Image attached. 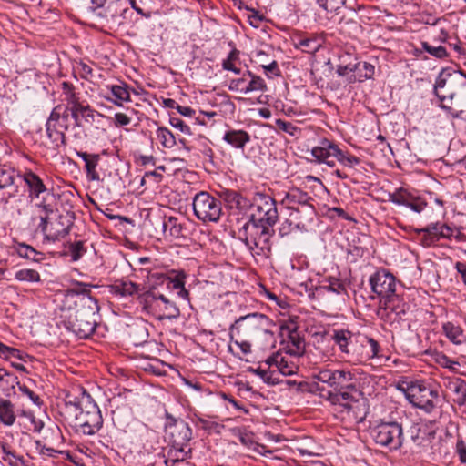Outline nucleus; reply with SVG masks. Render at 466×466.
I'll return each mask as SVG.
<instances>
[{
	"label": "nucleus",
	"instance_id": "nucleus-45",
	"mask_svg": "<svg viewBox=\"0 0 466 466\" xmlns=\"http://www.w3.org/2000/svg\"><path fill=\"white\" fill-rule=\"evenodd\" d=\"M325 284H322V290L339 294H345L347 292L346 284L339 279L335 277L326 278L324 280Z\"/></svg>",
	"mask_w": 466,
	"mask_h": 466
},
{
	"label": "nucleus",
	"instance_id": "nucleus-16",
	"mask_svg": "<svg viewBox=\"0 0 466 466\" xmlns=\"http://www.w3.org/2000/svg\"><path fill=\"white\" fill-rule=\"evenodd\" d=\"M327 326L328 328L322 330V343L332 341L343 354L353 357L356 348H350V345L352 344L353 333L348 329L331 328L329 323H327Z\"/></svg>",
	"mask_w": 466,
	"mask_h": 466
},
{
	"label": "nucleus",
	"instance_id": "nucleus-6",
	"mask_svg": "<svg viewBox=\"0 0 466 466\" xmlns=\"http://www.w3.org/2000/svg\"><path fill=\"white\" fill-rule=\"evenodd\" d=\"M273 326L272 320L264 314H248L235 320L230 326L229 335L231 339L238 338L252 341L268 340L273 335Z\"/></svg>",
	"mask_w": 466,
	"mask_h": 466
},
{
	"label": "nucleus",
	"instance_id": "nucleus-53",
	"mask_svg": "<svg viewBox=\"0 0 466 466\" xmlns=\"http://www.w3.org/2000/svg\"><path fill=\"white\" fill-rule=\"evenodd\" d=\"M435 361L441 367L447 368L451 370H455L456 367L459 366V362L451 360L447 355L442 352H435Z\"/></svg>",
	"mask_w": 466,
	"mask_h": 466
},
{
	"label": "nucleus",
	"instance_id": "nucleus-52",
	"mask_svg": "<svg viewBox=\"0 0 466 466\" xmlns=\"http://www.w3.org/2000/svg\"><path fill=\"white\" fill-rule=\"evenodd\" d=\"M80 115L86 122H94L96 117H105V115L91 108L89 105L80 104Z\"/></svg>",
	"mask_w": 466,
	"mask_h": 466
},
{
	"label": "nucleus",
	"instance_id": "nucleus-7",
	"mask_svg": "<svg viewBox=\"0 0 466 466\" xmlns=\"http://www.w3.org/2000/svg\"><path fill=\"white\" fill-rule=\"evenodd\" d=\"M369 283L371 291L380 298V303L384 309L397 315L405 313L406 305L396 294V279L392 273L386 269L377 270L370 277Z\"/></svg>",
	"mask_w": 466,
	"mask_h": 466
},
{
	"label": "nucleus",
	"instance_id": "nucleus-13",
	"mask_svg": "<svg viewBox=\"0 0 466 466\" xmlns=\"http://www.w3.org/2000/svg\"><path fill=\"white\" fill-rule=\"evenodd\" d=\"M398 389L404 392L406 399L414 407L431 413L436 407L434 400L439 397L438 391L420 381L407 384L406 388L399 386Z\"/></svg>",
	"mask_w": 466,
	"mask_h": 466
},
{
	"label": "nucleus",
	"instance_id": "nucleus-31",
	"mask_svg": "<svg viewBox=\"0 0 466 466\" xmlns=\"http://www.w3.org/2000/svg\"><path fill=\"white\" fill-rule=\"evenodd\" d=\"M15 405L9 400H0V422L5 426L11 427L16 420Z\"/></svg>",
	"mask_w": 466,
	"mask_h": 466
},
{
	"label": "nucleus",
	"instance_id": "nucleus-33",
	"mask_svg": "<svg viewBox=\"0 0 466 466\" xmlns=\"http://www.w3.org/2000/svg\"><path fill=\"white\" fill-rule=\"evenodd\" d=\"M17 255L23 258L34 262H41L45 259V254L37 251L32 246L25 243H17L15 247Z\"/></svg>",
	"mask_w": 466,
	"mask_h": 466
},
{
	"label": "nucleus",
	"instance_id": "nucleus-37",
	"mask_svg": "<svg viewBox=\"0 0 466 466\" xmlns=\"http://www.w3.org/2000/svg\"><path fill=\"white\" fill-rule=\"evenodd\" d=\"M449 388L456 395L454 401L459 406L466 405V381L461 378H455L449 381Z\"/></svg>",
	"mask_w": 466,
	"mask_h": 466
},
{
	"label": "nucleus",
	"instance_id": "nucleus-25",
	"mask_svg": "<svg viewBox=\"0 0 466 466\" xmlns=\"http://www.w3.org/2000/svg\"><path fill=\"white\" fill-rule=\"evenodd\" d=\"M360 347L361 349L356 348V353L353 356L357 361L363 362L379 357L380 345L374 339L363 337L360 341Z\"/></svg>",
	"mask_w": 466,
	"mask_h": 466
},
{
	"label": "nucleus",
	"instance_id": "nucleus-4",
	"mask_svg": "<svg viewBox=\"0 0 466 466\" xmlns=\"http://www.w3.org/2000/svg\"><path fill=\"white\" fill-rule=\"evenodd\" d=\"M66 300L74 304L66 322V328L79 339H87L96 329L99 307L97 300L89 294L72 291Z\"/></svg>",
	"mask_w": 466,
	"mask_h": 466
},
{
	"label": "nucleus",
	"instance_id": "nucleus-62",
	"mask_svg": "<svg viewBox=\"0 0 466 466\" xmlns=\"http://www.w3.org/2000/svg\"><path fill=\"white\" fill-rule=\"evenodd\" d=\"M319 279H317V281H314L312 279H309V280L305 282V291L309 298H316L317 293H319Z\"/></svg>",
	"mask_w": 466,
	"mask_h": 466
},
{
	"label": "nucleus",
	"instance_id": "nucleus-15",
	"mask_svg": "<svg viewBox=\"0 0 466 466\" xmlns=\"http://www.w3.org/2000/svg\"><path fill=\"white\" fill-rule=\"evenodd\" d=\"M195 216L204 223L218 222L222 215L221 201L207 191L197 193L193 198Z\"/></svg>",
	"mask_w": 466,
	"mask_h": 466
},
{
	"label": "nucleus",
	"instance_id": "nucleus-23",
	"mask_svg": "<svg viewBox=\"0 0 466 466\" xmlns=\"http://www.w3.org/2000/svg\"><path fill=\"white\" fill-rule=\"evenodd\" d=\"M416 233L420 238V244L425 248L435 245L444 236L441 222L431 223L425 228L416 229Z\"/></svg>",
	"mask_w": 466,
	"mask_h": 466
},
{
	"label": "nucleus",
	"instance_id": "nucleus-39",
	"mask_svg": "<svg viewBox=\"0 0 466 466\" xmlns=\"http://www.w3.org/2000/svg\"><path fill=\"white\" fill-rule=\"evenodd\" d=\"M442 330L445 336L455 345H461L463 343V329L452 322L448 321L443 323Z\"/></svg>",
	"mask_w": 466,
	"mask_h": 466
},
{
	"label": "nucleus",
	"instance_id": "nucleus-18",
	"mask_svg": "<svg viewBox=\"0 0 466 466\" xmlns=\"http://www.w3.org/2000/svg\"><path fill=\"white\" fill-rule=\"evenodd\" d=\"M329 157L338 159V162L347 167H353L360 163L358 157L343 152L334 142L322 138V162L329 160Z\"/></svg>",
	"mask_w": 466,
	"mask_h": 466
},
{
	"label": "nucleus",
	"instance_id": "nucleus-49",
	"mask_svg": "<svg viewBox=\"0 0 466 466\" xmlns=\"http://www.w3.org/2000/svg\"><path fill=\"white\" fill-rule=\"evenodd\" d=\"M0 357L5 360H11L14 358L25 361V358L28 357V355L22 353L17 349L8 347L0 341Z\"/></svg>",
	"mask_w": 466,
	"mask_h": 466
},
{
	"label": "nucleus",
	"instance_id": "nucleus-56",
	"mask_svg": "<svg viewBox=\"0 0 466 466\" xmlns=\"http://www.w3.org/2000/svg\"><path fill=\"white\" fill-rule=\"evenodd\" d=\"M69 252L73 261H77L82 258V256L86 252V249L84 247L83 241H76L71 243L69 246Z\"/></svg>",
	"mask_w": 466,
	"mask_h": 466
},
{
	"label": "nucleus",
	"instance_id": "nucleus-3",
	"mask_svg": "<svg viewBox=\"0 0 466 466\" xmlns=\"http://www.w3.org/2000/svg\"><path fill=\"white\" fill-rule=\"evenodd\" d=\"M434 93L441 108L453 118L466 121V76L458 71L443 69L434 85Z\"/></svg>",
	"mask_w": 466,
	"mask_h": 466
},
{
	"label": "nucleus",
	"instance_id": "nucleus-57",
	"mask_svg": "<svg viewBox=\"0 0 466 466\" xmlns=\"http://www.w3.org/2000/svg\"><path fill=\"white\" fill-rule=\"evenodd\" d=\"M232 432L235 436H237L238 438V440L242 445L249 448L254 443L252 436L249 433L243 431L242 429L234 428V429H232Z\"/></svg>",
	"mask_w": 466,
	"mask_h": 466
},
{
	"label": "nucleus",
	"instance_id": "nucleus-54",
	"mask_svg": "<svg viewBox=\"0 0 466 466\" xmlns=\"http://www.w3.org/2000/svg\"><path fill=\"white\" fill-rule=\"evenodd\" d=\"M15 170L0 169V189L12 186L15 182Z\"/></svg>",
	"mask_w": 466,
	"mask_h": 466
},
{
	"label": "nucleus",
	"instance_id": "nucleus-34",
	"mask_svg": "<svg viewBox=\"0 0 466 466\" xmlns=\"http://www.w3.org/2000/svg\"><path fill=\"white\" fill-rule=\"evenodd\" d=\"M309 199L311 198L306 193L299 189H292L286 194L282 202L287 206L288 210L290 211L293 206L309 204Z\"/></svg>",
	"mask_w": 466,
	"mask_h": 466
},
{
	"label": "nucleus",
	"instance_id": "nucleus-41",
	"mask_svg": "<svg viewBox=\"0 0 466 466\" xmlns=\"http://www.w3.org/2000/svg\"><path fill=\"white\" fill-rule=\"evenodd\" d=\"M240 52L237 48H233L227 58L222 61V68L226 71H230L235 74H240L241 69L238 66L240 64Z\"/></svg>",
	"mask_w": 466,
	"mask_h": 466
},
{
	"label": "nucleus",
	"instance_id": "nucleus-27",
	"mask_svg": "<svg viewBox=\"0 0 466 466\" xmlns=\"http://www.w3.org/2000/svg\"><path fill=\"white\" fill-rule=\"evenodd\" d=\"M76 156L85 162L87 179L90 181H98L100 176L96 171V167L98 166L100 156L98 154H89L83 151H77Z\"/></svg>",
	"mask_w": 466,
	"mask_h": 466
},
{
	"label": "nucleus",
	"instance_id": "nucleus-48",
	"mask_svg": "<svg viewBox=\"0 0 466 466\" xmlns=\"http://www.w3.org/2000/svg\"><path fill=\"white\" fill-rule=\"evenodd\" d=\"M322 217L328 218L331 220H334L336 218H341L345 220H352V218L341 208L329 207L326 203L322 205Z\"/></svg>",
	"mask_w": 466,
	"mask_h": 466
},
{
	"label": "nucleus",
	"instance_id": "nucleus-28",
	"mask_svg": "<svg viewBox=\"0 0 466 466\" xmlns=\"http://www.w3.org/2000/svg\"><path fill=\"white\" fill-rule=\"evenodd\" d=\"M223 140L236 149L244 150L250 141V135L242 129H229L225 132Z\"/></svg>",
	"mask_w": 466,
	"mask_h": 466
},
{
	"label": "nucleus",
	"instance_id": "nucleus-46",
	"mask_svg": "<svg viewBox=\"0 0 466 466\" xmlns=\"http://www.w3.org/2000/svg\"><path fill=\"white\" fill-rule=\"evenodd\" d=\"M157 139L166 148H172L176 146V138L173 133L167 127H158L156 131Z\"/></svg>",
	"mask_w": 466,
	"mask_h": 466
},
{
	"label": "nucleus",
	"instance_id": "nucleus-2",
	"mask_svg": "<svg viewBox=\"0 0 466 466\" xmlns=\"http://www.w3.org/2000/svg\"><path fill=\"white\" fill-rule=\"evenodd\" d=\"M322 367V399L330 405L339 406L348 412L356 413L362 404V392L352 382V374L345 370Z\"/></svg>",
	"mask_w": 466,
	"mask_h": 466
},
{
	"label": "nucleus",
	"instance_id": "nucleus-22",
	"mask_svg": "<svg viewBox=\"0 0 466 466\" xmlns=\"http://www.w3.org/2000/svg\"><path fill=\"white\" fill-rule=\"evenodd\" d=\"M299 356H291L290 354L283 355L280 352L276 353L272 357L268 358L267 362L269 365H275L279 373L284 376H290L296 374L299 366L297 361L294 360L298 359Z\"/></svg>",
	"mask_w": 466,
	"mask_h": 466
},
{
	"label": "nucleus",
	"instance_id": "nucleus-44",
	"mask_svg": "<svg viewBox=\"0 0 466 466\" xmlns=\"http://www.w3.org/2000/svg\"><path fill=\"white\" fill-rule=\"evenodd\" d=\"M61 90L63 100L67 103V106L81 104L73 84L64 81L61 84Z\"/></svg>",
	"mask_w": 466,
	"mask_h": 466
},
{
	"label": "nucleus",
	"instance_id": "nucleus-42",
	"mask_svg": "<svg viewBox=\"0 0 466 466\" xmlns=\"http://www.w3.org/2000/svg\"><path fill=\"white\" fill-rule=\"evenodd\" d=\"M93 5L92 8L96 11L98 10L97 15L104 18H114L116 15V9L115 6L117 3L110 2L106 3V1H103L101 3H97L96 0H92Z\"/></svg>",
	"mask_w": 466,
	"mask_h": 466
},
{
	"label": "nucleus",
	"instance_id": "nucleus-40",
	"mask_svg": "<svg viewBox=\"0 0 466 466\" xmlns=\"http://www.w3.org/2000/svg\"><path fill=\"white\" fill-rule=\"evenodd\" d=\"M245 76H248V82L247 85V94L252 93V92H266L268 90V86L265 82V80L259 76L251 72L250 70L245 71Z\"/></svg>",
	"mask_w": 466,
	"mask_h": 466
},
{
	"label": "nucleus",
	"instance_id": "nucleus-12",
	"mask_svg": "<svg viewBox=\"0 0 466 466\" xmlns=\"http://www.w3.org/2000/svg\"><path fill=\"white\" fill-rule=\"evenodd\" d=\"M69 127V106L57 105L52 110L46 123V132L50 141V147L58 149L66 144L65 132Z\"/></svg>",
	"mask_w": 466,
	"mask_h": 466
},
{
	"label": "nucleus",
	"instance_id": "nucleus-26",
	"mask_svg": "<svg viewBox=\"0 0 466 466\" xmlns=\"http://www.w3.org/2000/svg\"><path fill=\"white\" fill-rule=\"evenodd\" d=\"M22 177L28 187V196L31 199L38 198L42 193L47 191V188L43 180L33 171H25L22 175Z\"/></svg>",
	"mask_w": 466,
	"mask_h": 466
},
{
	"label": "nucleus",
	"instance_id": "nucleus-11",
	"mask_svg": "<svg viewBox=\"0 0 466 466\" xmlns=\"http://www.w3.org/2000/svg\"><path fill=\"white\" fill-rule=\"evenodd\" d=\"M371 436L377 445L390 451H399L403 446V428L397 421L381 420L371 429Z\"/></svg>",
	"mask_w": 466,
	"mask_h": 466
},
{
	"label": "nucleus",
	"instance_id": "nucleus-24",
	"mask_svg": "<svg viewBox=\"0 0 466 466\" xmlns=\"http://www.w3.org/2000/svg\"><path fill=\"white\" fill-rule=\"evenodd\" d=\"M106 90L109 92L107 95H103V97L117 106H122L124 102L130 101V93L128 86L125 83L119 85H106Z\"/></svg>",
	"mask_w": 466,
	"mask_h": 466
},
{
	"label": "nucleus",
	"instance_id": "nucleus-50",
	"mask_svg": "<svg viewBox=\"0 0 466 466\" xmlns=\"http://www.w3.org/2000/svg\"><path fill=\"white\" fill-rule=\"evenodd\" d=\"M248 82V76H245V72L238 78H234L229 81L228 89L233 92L239 93L241 95H247V85Z\"/></svg>",
	"mask_w": 466,
	"mask_h": 466
},
{
	"label": "nucleus",
	"instance_id": "nucleus-36",
	"mask_svg": "<svg viewBox=\"0 0 466 466\" xmlns=\"http://www.w3.org/2000/svg\"><path fill=\"white\" fill-rule=\"evenodd\" d=\"M16 384H18V378L15 374L5 369H0V392L3 395L9 396Z\"/></svg>",
	"mask_w": 466,
	"mask_h": 466
},
{
	"label": "nucleus",
	"instance_id": "nucleus-47",
	"mask_svg": "<svg viewBox=\"0 0 466 466\" xmlns=\"http://www.w3.org/2000/svg\"><path fill=\"white\" fill-rule=\"evenodd\" d=\"M15 279L21 282H40L41 277L38 271L32 268L19 269L15 273Z\"/></svg>",
	"mask_w": 466,
	"mask_h": 466
},
{
	"label": "nucleus",
	"instance_id": "nucleus-20",
	"mask_svg": "<svg viewBox=\"0 0 466 466\" xmlns=\"http://www.w3.org/2000/svg\"><path fill=\"white\" fill-rule=\"evenodd\" d=\"M158 224L166 238H185L187 236V223L176 217H164Z\"/></svg>",
	"mask_w": 466,
	"mask_h": 466
},
{
	"label": "nucleus",
	"instance_id": "nucleus-61",
	"mask_svg": "<svg viewBox=\"0 0 466 466\" xmlns=\"http://www.w3.org/2000/svg\"><path fill=\"white\" fill-rule=\"evenodd\" d=\"M18 386L19 390L22 392V394L27 396L34 404L40 406L42 404V401L37 394H35L32 390H30L27 386L25 384H16Z\"/></svg>",
	"mask_w": 466,
	"mask_h": 466
},
{
	"label": "nucleus",
	"instance_id": "nucleus-21",
	"mask_svg": "<svg viewBox=\"0 0 466 466\" xmlns=\"http://www.w3.org/2000/svg\"><path fill=\"white\" fill-rule=\"evenodd\" d=\"M410 440L418 448V451L425 450L431 446L432 440L435 438V432L430 431L426 426L420 423H413L409 430Z\"/></svg>",
	"mask_w": 466,
	"mask_h": 466
},
{
	"label": "nucleus",
	"instance_id": "nucleus-29",
	"mask_svg": "<svg viewBox=\"0 0 466 466\" xmlns=\"http://www.w3.org/2000/svg\"><path fill=\"white\" fill-rule=\"evenodd\" d=\"M111 292L120 297H130L138 294L140 286L130 280L119 279L111 285Z\"/></svg>",
	"mask_w": 466,
	"mask_h": 466
},
{
	"label": "nucleus",
	"instance_id": "nucleus-14",
	"mask_svg": "<svg viewBox=\"0 0 466 466\" xmlns=\"http://www.w3.org/2000/svg\"><path fill=\"white\" fill-rule=\"evenodd\" d=\"M278 218L279 213L275 199L265 193L256 192L252 200L249 219L272 228Z\"/></svg>",
	"mask_w": 466,
	"mask_h": 466
},
{
	"label": "nucleus",
	"instance_id": "nucleus-10",
	"mask_svg": "<svg viewBox=\"0 0 466 466\" xmlns=\"http://www.w3.org/2000/svg\"><path fill=\"white\" fill-rule=\"evenodd\" d=\"M271 227L264 226L248 219L238 230V238L241 240L253 256H264L270 251Z\"/></svg>",
	"mask_w": 466,
	"mask_h": 466
},
{
	"label": "nucleus",
	"instance_id": "nucleus-63",
	"mask_svg": "<svg viewBox=\"0 0 466 466\" xmlns=\"http://www.w3.org/2000/svg\"><path fill=\"white\" fill-rule=\"evenodd\" d=\"M337 73L340 76H346L350 74H356V69H358V63L348 64V65H336Z\"/></svg>",
	"mask_w": 466,
	"mask_h": 466
},
{
	"label": "nucleus",
	"instance_id": "nucleus-59",
	"mask_svg": "<svg viewBox=\"0 0 466 466\" xmlns=\"http://www.w3.org/2000/svg\"><path fill=\"white\" fill-rule=\"evenodd\" d=\"M2 460L9 466H27L24 458L15 451L13 453H7V457H2Z\"/></svg>",
	"mask_w": 466,
	"mask_h": 466
},
{
	"label": "nucleus",
	"instance_id": "nucleus-19",
	"mask_svg": "<svg viewBox=\"0 0 466 466\" xmlns=\"http://www.w3.org/2000/svg\"><path fill=\"white\" fill-rule=\"evenodd\" d=\"M389 200L396 205L408 207L416 213L422 212L427 207V202L421 197L414 195L403 187L390 193Z\"/></svg>",
	"mask_w": 466,
	"mask_h": 466
},
{
	"label": "nucleus",
	"instance_id": "nucleus-17",
	"mask_svg": "<svg viewBox=\"0 0 466 466\" xmlns=\"http://www.w3.org/2000/svg\"><path fill=\"white\" fill-rule=\"evenodd\" d=\"M282 350L291 356H301L304 352L305 342L300 337L297 325L294 322L281 326Z\"/></svg>",
	"mask_w": 466,
	"mask_h": 466
},
{
	"label": "nucleus",
	"instance_id": "nucleus-51",
	"mask_svg": "<svg viewBox=\"0 0 466 466\" xmlns=\"http://www.w3.org/2000/svg\"><path fill=\"white\" fill-rule=\"evenodd\" d=\"M298 46H299L304 52L315 54L320 48V42L317 37H305L299 41Z\"/></svg>",
	"mask_w": 466,
	"mask_h": 466
},
{
	"label": "nucleus",
	"instance_id": "nucleus-64",
	"mask_svg": "<svg viewBox=\"0 0 466 466\" xmlns=\"http://www.w3.org/2000/svg\"><path fill=\"white\" fill-rule=\"evenodd\" d=\"M456 452L459 455L460 461L466 463V443L462 439H458L456 442Z\"/></svg>",
	"mask_w": 466,
	"mask_h": 466
},
{
	"label": "nucleus",
	"instance_id": "nucleus-43",
	"mask_svg": "<svg viewBox=\"0 0 466 466\" xmlns=\"http://www.w3.org/2000/svg\"><path fill=\"white\" fill-rule=\"evenodd\" d=\"M296 215L297 214L292 213L291 210L289 211V217L282 221L279 228L280 236H287L295 229L301 228L299 224L300 221L298 219V217H296Z\"/></svg>",
	"mask_w": 466,
	"mask_h": 466
},
{
	"label": "nucleus",
	"instance_id": "nucleus-38",
	"mask_svg": "<svg viewBox=\"0 0 466 466\" xmlns=\"http://www.w3.org/2000/svg\"><path fill=\"white\" fill-rule=\"evenodd\" d=\"M17 416L21 420H25L27 423H25V427L31 431L40 432L44 427V422L41 420L35 418V414L31 410L25 409L17 411Z\"/></svg>",
	"mask_w": 466,
	"mask_h": 466
},
{
	"label": "nucleus",
	"instance_id": "nucleus-55",
	"mask_svg": "<svg viewBox=\"0 0 466 466\" xmlns=\"http://www.w3.org/2000/svg\"><path fill=\"white\" fill-rule=\"evenodd\" d=\"M423 49L437 58H444L448 56L447 50L442 46H433L427 42L422 43Z\"/></svg>",
	"mask_w": 466,
	"mask_h": 466
},
{
	"label": "nucleus",
	"instance_id": "nucleus-8",
	"mask_svg": "<svg viewBox=\"0 0 466 466\" xmlns=\"http://www.w3.org/2000/svg\"><path fill=\"white\" fill-rule=\"evenodd\" d=\"M137 299L143 311L157 320L176 319L180 315L177 304L159 293L153 284H149L146 291L139 293Z\"/></svg>",
	"mask_w": 466,
	"mask_h": 466
},
{
	"label": "nucleus",
	"instance_id": "nucleus-30",
	"mask_svg": "<svg viewBox=\"0 0 466 466\" xmlns=\"http://www.w3.org/2000/svg\"><path fill=\"white\" fill-rule=\"evenodd\" d=\"M291 212L296 213V217L300 221L301 229L306 228L307 225L311 223L317 216V211L312 204H304L300 206H293Z\"/></svg>",
	"mask_w": 466,
	"mask_h": 466
},
{
	"label": "nucleus",
	"instance_id": "nucleus-32",
	"mask_svg": "<svg viewBox=\"0 0 466 466\" xmlns=\"http://www.w3.org/2000/svg\"><path fill=\"white\" fill-rule=\"evenodd\" d=\"M193 422L198 428L207 431L208 434H220L224 429L223 424H220L215 420H210L208 417L202 415L194 414Z\"/></svg>",
	"mask_w": 466,
	"mask_h": 466
},
{
	"label": "nucleus",
	"instance_id": "nucleus-35",
	"mask_svg": "<svg viewBox=\"0 0 466 466\" xmlns=\"http://www.w3.org/2000/svg\"><path fill=\"white\" fill-rule=\"evenodd\" d=\"M375 73V67L373 65L368 62H358V69L356 74L350 75L349 81L352 82H363L367 79H371Z\"/></svg>",
	"mask_w": 466,
	"mask_h": 466
},
{
	"label": "nucleus",
	"instance_id": "nucleus-9",
	"mask_svg": "<svg viewBox=\"0 0 466 466\" xmlns=\"http://www.w3.org/2000/svg\"><path fill=\"white\" fill-rule=\"evenodd\" d=\"M36 208L40 217L38 228L43 233L45 241L55 243L69 234L73 222L68 215H59L55 221H50V216L55 213L54 206L43 200Z\"/></svg>",
	"mask_w": 466,
	"mask_h": 466
},
{
	"label": "nucleus",
	"instance_id": "nucleus-1",
	"mask_svg": "<svg viewBox=\"0 0 466 466\" xmlns=\"http://www.w3.org/2000/svg\"><path fill=\"white\" fill-rule=\"evenodd\" d=\"M60 415L76 431L85 435H94L103 426V418L97 404L83 388L66 393Z\"/></svg>",
	"mask_w": 466,
	"mask_h": 466
},
{
	"label": "nucleus",
	"instance_id": "nucleus-60",
	"mask_svg": "<svg viewBox=\"0 0 466 466\" xmlns=\"http://www.w3.org/2000/svg\"><path fill=\"white\" fill-rule=\"evenodd\" d=\"M346 0H322V8H324L328 13H333L339 10Z\"/></svg>",
	"mask_w": 466,
	"mask_h": 466
},
{
	"label": "nucleus",
	"instance_id": "nucleus-58",
	"mask_svg": "<svg viewBox=\"0 0 466 466\" xmlns=\"http://www.w3.org/2000/svg\"><path fill=\"white\" fill-rule=\"evenodd\" d=\"M276 126L279 129L291 135L295 136L299 131V128L293 125L291 122H288L282 119L276 120Z\"/></svg>",
	"mask_w": 466,
	"mask_h": 466
},
{
	"label": "nucleus",
	"instance_id": "nucleus-5",
	"mask_svg": "<svg viewBox=\"0 0 466 466\" xmlns=\"http://www.w3.org/2000/svg\"><path fill=\"white\" fill-rule=\"evenodd\" d=\"M171 421L167 425L169 445L167 458L165 461L167 466H175L190 458L191 448L189 441L192 438V431L187 422L168 417Z\"/></svg>",
	"mask_w": 466,
	"mask_h": 466
}]
</instances>
